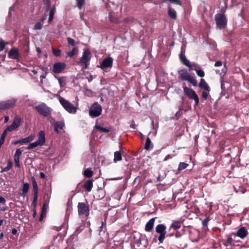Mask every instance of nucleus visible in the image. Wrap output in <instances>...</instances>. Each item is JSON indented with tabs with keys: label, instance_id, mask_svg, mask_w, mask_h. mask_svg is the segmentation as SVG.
Returning <instances> with one entry per match:
<instances>
[{
	"label": "nucleus",
	"instance_id": "1",
	"mask_svg": "<svg viewBox=\"0 0 249 249\" xmlns=\"http://www.w3.org/2000/svg\"><path fill=\"white\" fill-rule=\"evenodd\" d=\"M178 73L181 80L187 81L195 87L197 86V82L196 78L193 76H191L186 69H183L180 70L178 71Z\"/></svg>",
	"mask_w": 249,
	"mask_h": 249
},
{
	"label": "nucleus",
	"instance_id": "2",
	"mask_svg": "<svg viewBox=\"0 0 249 249\" xmlns=\"http://www.w3.org/2000/svg\"><path fill=\"white\" fill-rule=\"evenodd\" d=\"M91 57V56L90 51L88 49L85 50L79 62L81 66H83V69H87L88 68Z\"/></svg>",
	"mask_w": 249,
	"mask_h": 249
},
{
	"label": "nucleus",
	"instance_id": "3",
	"mask_svg": "<svg viewBox=\"0 0 249 249\" xmlns=\"http://www.w3.org/2000/svg\"><path fill=\"white\" fill-rule=\"evenodd\" d=\"M59 101L63 108L69 113L74 114L76 112V108L68 100H66L63 97H60Z\"/></svg>",
	"mask_w": 249,
	"mask_h": 249
},
{
	"label": "nucleus",
	"instance_id": "4",
	"mask_svg": "<svg viewBox=\"0 0 249 249\" xmlns=\"http://www.w3.org/2000/svg\"><path fill=\"white\" fill-rule=\"evenodd\" d=\"M216 27L219 29H224L227 25V19L225 15L217 14L214 17Z\"/></svg>",
	"mask_w": 249,
	"mask_h": 249
},
{
	"label": "nucleus",
	"instance_id": "5",
	"mask_svg": "<svg viewBox=\"0 0 249 249\" xmlns=\"http://www.w3.org/2000/svg\"><path fill=\"white\" fill-rule=\"evenodd\" d=\"M147 245V239L141 235L138 239L135 240L131 246L132 249H145Z\"/></svg>",
	"mask_w": 249,
	"mask_h": 249
},
{
	"label": "nucleus",
	"instance_id": "6",
	"mask_svg": "<svg viewBox=\"0 0 249 249\" xmlns=\"http://www.w3.org/2000/svg\"><path fill=\"white\" fill-rule=\"evenodd\" d=\"M183 91L185 94L191 100H194L195 103V106H197L199 104V98L196 92L192 89L186 86L183 87Z\"/></svg>",
	"mask_w": 249,
	"mask_h": 249
},
{
	"label": "nucleus",
	"instance_id": "7",
	"mask_svg": "<svg viewBox=\"0 0 249 249\" xmlns=\"http://www.w3.org/2000/svg\"><path fill=\"white\" fill-rule=\"evenodd\" d=\"M35 109L40 115L44 117H47L49 116L52 111V109L48 107L45 103H42L36 106Z\"/></svg>",
	"mask_w": 249,
	"mask_h": 249
},
{
	"label": "nucleus",
	"instance_id": "8",
	"mask_svg": "<svg viewBox=\"0 0 249 249\" xmlns=\"http://www.w3.org/2000/svg\"><path fill=\"white\" fill-rule=\"evenodd\" d=\"M102 111V106L97 102H95L91 105L89 110V114L91 117L95 118L100 116Z\"/></svg>",
	"mask_w": 249,
	"mask_h": 249
},
{
	"label": "nucleus",
	"instance_id": "9",
	"mask_svg": "<svg viewBox=\"0 0 249 249\" xmlns=\"http://www.w3.org/2000/svg\"><path fill=\"white\" fill-rule=\"evenodd\" d=\"M17 100L14 98L0 102V112L13 108L17 103Z\"/></svg>",
	"mask_w": 249,
	"mask_h": 249
},
{
	"label": "nucleus",
	"instance_id": "10",
	"mask_svg": "<svg viewBox=\"0 0 249 249\" xmlns=\"http://www.w3.org/2000/svg\"><path fill=\"white\" fill-rule=\"evenodd\" d=\"M166 226L162 224H158L155 228L156 232L160 234L158 237V240L160 243L161 244L163 242L166 234Z\"/></svg>",
	"mask_w": 249,
	"mask_h": 249
},
{
	"label": "nucleus",
	"instance_id": "11",
	"mask_svg": "<svg viewBox=\"0 0 249 249\" xmlns=\"http://www.w3.org/2000/svg\"><path fill=\"white\" fill-rule=\"evenodd\" d=\"M77 207L79 215L84 214L87 215L89 214V208L87 203L79 202Z\"/></svg>",
	"mask_w": 249,
	"mask_h": 249
},
{
	"label": "nucleus",
	"instance_id": "12",
	"mask_svg": "<svg viewBox=\"0 0 249 249\" xmlns=\"http://www.w3.org/2000/svg\"><path fill=\"white\" fill-rule=\"evenodd\" d=\"M66 64L64 62H56L53 65L52 71L55 73H61L66 68Z\"/></svg>",
	"mask_w": 249,
	"mask_h": 249
},
{
	"label": "nucleus",
	"instance_id": "13",
	"mask_svg": "<svg viewBox=\"0 0 249 249\" xmlns=\"http://www.w3.org/2000/svg\"><path fill=\"white\" fill-rule=\"evenodd\" d=\"M113 59L110 57L105 58L101 62L100 67L104 71L112 67Z\"/></svg>",
	"mask_w": 249,
	"mask_h": 249
},
{
	"label": "nucleus",
	"instance_id": "14",
	"mask_svg": "<svg viewBox=\"0 0 249 249\" xmlns=\"http://www.w3.org/2000/svg\"><path fill=\"white\" fill-rule=\"evenodd\" d=\"M21 119L20 117L17 116L14 119L12 124L7 127V130L9 132L13 131L16 129L20 124Z\"/></svg>",
	"mask_w": 249,
	"mask_h": 249
},
{
	"label": "nucleus",
	"instance_id": "15",
	"mask_svg": "<svg viewBox=\"0 0 249 249\" xmlns=\"http://www.w3.org/2000/svg\"><path fill=\"white\" fill-rule=\"evenodd\" d=\"M8 56L9 58L18 60L20 57V54L18 49L16 47L12 48L8 52Z\"/></svg>",
	"mask_w": 249,
	"mask_h": 249
},
{
	"label": "nucleus",
	"instance_id": "16",
	"mask_svg": "<svg viewBox=\"0 0 249 249\" xmlns=\"http://www.w3.org/2000/svg\"><path fill=\"white\" fill-rule=\"evenodd\" d=\"M34 140V137L32 135H30L27 137H26L23 139H21L20 140H18L17 141L13 142H12V144L13 145H17L18 144H27L31 142H32Z\"/></svg>",
	"mask_w": 249,
	"mask_h": 249
},
{
	"label": "nucleus",
	"instance_id": "17",
	"mask_svg": "<svg viewBox=\"0 0 249 249\" xmlns=\"http://www.w3.org/2000/svg\"><path fill=\"white\" fill-rule=\"evenodd\" d=\"M179 59H180V61L181 62V63L183 64H184V65L188 67L190 69V70H193V69L192 68L193 66L194 67L196 66V64H194L193 65H191L190 61L186 58V56L182 53H180L179 54Z\"/></svg>",
	"mask_w": 249,
	"mask_h": 249
},
{
	"label": "nucleus",
	"instance_id": "18",
	"mask_svg": "<svg viewBox=\"0 0 249 249\" xmlns=\"http://www.w3.org/2000/svg\"><path fill=\"white\" fill-rule=\"evenodd\" d=\"M156 217H153L148 220L145 226V231L147 232H151L154 227V223Z\"/></svg>",
	"mask_w": 249,
	"mask_h": 249
},
{
	"label": "nucleus",
	"instance_id": "19",
	"mask_svg": "<svg viewBox=\"0 0 249 249\" xmlns=\"http://www.w3.org/2000/svg\"><path fill=\"white\" fill-rule=\"evenodd\" d=\"M248 234V232L247 230L245 227H243L237 231L236 235L242 239H244L247 236Z\"/></svg>",
	"mask_w": 249,
	"mask_h": 249
},
{
	"label": "nucleus",
	"instance_id": "20",
	"mask_svg": "<svg viewBox=\"0 0 249 249\" xmlns=\"http://www.w3.org/2000/svg\"><path fill=\"white\" fill-rule=\"evenodd\" d=\"M39 145H43L45 142V133L44 131H39L38 135V139L36 141Z\"/></svg>",
	"mask_w": 249,
	"mask_h": 249
},
{
	"label": "nucleus",
	"instance_id": "21",
	"mask_svg": "<svg viewBox=\"0 0 249 249\" xmlns=\"http://www.w3.org/2000/svg\"><path fill=\"white\" fill-rule=\"evenodd\" d=\"M65 126V124L63 121L56 122L54 124V130L57 133H59V129L62 130Z\"/></svg>",
	"mask_w": 249,
	"mask_h": 249
},
{
	"label": "nucleus",
	"instance_id": "22",
	"mask_svg": "<svg viewBox=\"0 0 249 249\" xmlns=\"http://www.w3.org/2000/svg\"><path fill=\"white\" fill-rule=\"evenodd\" d=\"M168 15L169 17L172 19H176L177 18V12L170 5L168 6Z\"/></svg>",
	"mask_w": 249,
	"mask_h": 249
},
{
	"label": "nucleus",
	"instance_id": "23",
	"mask_svg": "<svg viewBox=\"0 0 249 249\" xmlns=\"http://www.w3.org/2000/svg\"><path fill=\"white\" fill-rule=\"evenodd\" d=\"M198 87L200 88L203 89L204 90H206L207 91H210L211 89L208 84L206 83L205 80L203 78H201L200 79V82L198 84Z\"/></svg>",
	"mask_w": 249,
	"mask_h": 249
},
{
	"label": "nucleus",
	"instance_id": "24",
	"mask_svg": "<svg viewBox=\"0 0 249 249\" xmlns=\"http://www.w3.org/2000/svg\"><path fill=\"white\" fill-rule=\"evenodd\" d=\"M93 187V180H86L83 185V188L88 192H90Z\"/></svg>",
	"mask_w": 249,
	"mask_h": 249
},
{
	"label": "nucleus",
	"instance_id": "25",
	"mask_svg": "<svg viewBox=\"0 0 249 249\" xmlns=\"http://www.w3.org/2000/svg\"><path fill=\"white\" fill-rule=\"evenodd\" d=\"M181 226V222L178 220H174L173 221L172 224H171L169 230H171V229H173L174 230H177L179 229Z\"/></svg>",
	"mask_w": 249,
	"mask_h": 249
},
{
	"label": "nucleus",
	"instance_id": "26",
	"mask_svg": "<svg viewBox=\"0 0 249 249\" xmlns=\"http://www.w3.org/2000/svg\"><path fill=\"white\" fill-rule=\"evenodd\" d=\"M56 11V8L55 6H52L49 11V16L48 18V23H51L53 19L54 15Z\"/></svg>",
	"mask_w": 249,
	"mask_h": 249
},
{
	"label": "nucleus",
	"instance_id": "27",
	"mask_svg": "<svg viewBox=\"0 0 249 249\" xmlns=\"http://www.w3.org/2000/svg\"><path fill=\"white\" fill-rule=\"evenodd\" d=\"M31 181H32V185H33V187L34 194H38L37 183L36 178L34 177H31Z\"/></svg>",
	"mask_w": 249,
	"mask_h": 249
},
{
	"label": "nucleus",
	"instance_id": "28",
	"mask_svg": "<svg viewBox=\"0 0 249 249\" xmlns=\"http://www.w3.org/2000/svg\"><path fill=\"white\" fill-rule=\"evenodd\" d=\"M153 147V145L151 142L150 138L147 137L146 139L145 143L144 145V149L146 150H149Z\"/></svg>",
	"mask_w": 249,
	"mask_h": 249
},
{
	"label": "nucleus",
	"instance_id": "29",
	"mask_svg": "<svg viewBox=\"0 0 249 249\" xmlns=\"http://www.w3.org/2000/svg\"><path fill=\"white\" fill-rule=\"evenodd\" d=\"M122 160V155L120 151H116L114 154L113 161L115 162L120 161Z\"/></svg>",
	"mask_w": 249,
	"mask_h": 249
},
{
	"label": "nucleus",
	"instance_id": "30",
	"mask_svg": "<svg viewBox=\"0 0 249 249\" xmlns=\"http://www.w3.org/2000/svg\"><path fill=\"white\" fill-rule=\"evenodd\" d=\"M223 245L225 247H228L229 246H234V244L233 243V239L231 236H227V240L225 242L223 243Z\"/></svg>",
	"mask_w": 249,
	"mask_h": 249
},
{
	"label": "nucleus",
	"instance_id": "31",
	"mask_svg": "<svg viewBox=\"0 0 249 249\" xmlns=\"http://www.w3.org/2000/svg\"><path fill=\"white\" fill-rule=\"evenodd\" d=\"M55 78H56L59 82V84L60 87H64L66 83V77H57L55 76Z\"/></svg>",
	"mask_w": 249,
	"mask_h": 249
},
{
	"label": "nucleus",
	"instance_id": "32",
	"mask_svg": "<svg viewBox=\"0 0 249 249\" xmlns=\"http://www.w3.org/2000/svg\"><path fill=\"white\" fill-rule=\"evenodd\" d=\"M29 184L28 183H24L22 187V194H21V196H25V195L27 194V193L28 192L29 189Z\"/></svg>",
	"mask_w": 249,
	"mask_h": 249
},
{
	"label": "nucleus",
	"instance_id": "33",
	"mask_svg": "<svg viewBox=\"0 0 249 249\" xmlns=\"http://www.w3.org/2000/svg\"><path fill=\"white\" fill-rule=\"evenodd\" d=\"M84 176L85 177L90 178L93 176V172L90 168H87L84 172Z\"/></svg>",
	"mask_w": 249,
	"mask_h": 249
},
{
	"label": "nucleus",
	"instance_id": "34",
	"mask_svg": "<svg viewBox=\"0 0 249 249\" xmlns=\"http://www.w3.org/2000/svg\"><path fill=\"white\" fill-rule=\"evenodd\" d=\"M78 52V49L76 47H74L72 50L67 53V56L72 57L73 56L75 55Z\"/></svg>",
	"mask_w": 249,
	"mask_h": 249
},
{
	"label": "nucleus",
	"instance_id": "35",
	"mask_svg": "<svg viewBox=\"0 0 249 249\" xmlns=\"http://www.w3.org/2000/svg\"><path fill=\"white\" fill-rule=\"evenodd\" d=\"M76 5L79 10H81L85 4V0H76Z\"/></svg>",
	"mask_w": 249,
	"mask_h": 249
},
{
	"label": "nucleus",
	"instance_id": "36",
	"mask_svg": "<svg viewBox=\"0 0 249 249\" xmlns=\"http://www.w3.org/2000/svg\"><path fill=\"white\" fill-rule=\"evenodd\" d=\"M188 166V164L185 162H180L178 165V170L180 171L186 168Z\"/></svg>",
	"mask_w": 249,
	"mask_h": 249
},
{
	"label": "nucleus",
	"instance_id": "37",
	"mask_svg": "<svg viewBox=\"0 0 249 249\" xmlns=\"http://www.w3.org/2000/svg\"><path fill=\"white\" fill-rule=\"evenodd\" d=\"M95 127L98 130L103 132H108L109 131V129L107 128H105L100 125H96Z\"/></svg>",
	"mask_w": 249,
	"mask_h": 249
},
{
	"label": "nucleus",
	"instance_id": "38",
	"mask_svg": "<svg viewBox=\"0 0 249 249\" xmlns=\"http://www.w3.org/2000/svg\"><path fill=\"white\" fill-rule=\"evenodd\" d=\"M23 152V150L22 148H18L17 149L16 151V152L14 154V158H20V156L21 155L22 153Z\"/></svg>",
	"mask_w": 249,
	"mask_h": 249
},
{
	"label": "nucleus",
	"instance_id": "39",
	"mask_svg": "<svg viewBox=\"0 0 249 249\" xmlns=\"http://www.w3.org/2000/svg\"><path fill=\"white\" fill-rule=\"evenodd\" d=\"M12 166H13L12 162L9 160L7 163V166L2 169V172L8 171L12 168Z\"/></svg>",
	"mask_w": 249,
	"mask_h": 249
},
{
	"label": "nucleus",
	"instance_id": "40",
	"mask_svg": "<svg viewBox=\"0 0 249 249\" xmlns=\"http://www.w3.org/2000/svg\"><path fill=\"white\" fill-rule=\"evenodd\" d=\"M195 70L198 76L203 77L205 76L204 71L202 69H195Z\"/></svg>",
	"mask_w": 249,
	"mask_h": 249
},
{
	"label": "nucleus",
	"instance_id": "41",
	"mask_svg": "<svg viewBox=\"0 0 249 249\" xmlns=\"http://www.w3.org/2000/svg\"><path fill=\"white\" fill-rule=\"evenodd\" d=\"M52 51L53 54L55 56H59L61 55V50L60 49H55L54 48H52Z\"/></svg>",
	"mask_w": 249,
	"mask_h": 249
},
{
	"label": "nucleus",
	"instance_id": "42",
	"mask_svg": "<svg viewBox=\"0 0 249 249\" xmlns=\"http://www.w3.org/2000/svg\"><path fill=\"white\" fill-rule=\"evenodd\" d=\"M38 145H39V144L36 141V142H34L30 143L28 145V146H27V149H28V150L31 149H33V148H34L35 147H36Z\"/></svg>",
	"mask_w": 249,
	"mask_h": 249
},
{
	"label": "nucleus",
	"instance_id": "43",
	"mask_svg": "<svg viewBox=\"0 0 249 249\" xmlns=\"http://www.w3.org/2000/svg\"><path fill=\"white\" fill-rule=\"evenodd\" d=\"M38 198V194H34L33 200L32 201V205L34 206V209L36 208V202Z\"/></svg>",
	"mask_w": 249,
	"mask_h": 249
},
{
	"label": "nucleus",
	"instance_id": "44",
	"mask_svg": "<svg viewBox=\"0 0 249 249\" xmlns=\"http://www.w3.org/2000/svg\"><path fill=\"white\" fill-rule=\"evenodd\" d=\"M43 26V24L41 23V22H38L36 23L34 26V29L35 30H40Z\"/></svg>",
	"mask_w": 249,
	"mask_h": 249
},
{
	"label": "nucleus",
	"instance_id": "45",
	"mask_svg": "<svg viewBox=\"0 0 249 249\" xmlns=\"http://www.w3.org/2000/svg\"><path fill=\"white\" fill-rule=\"evenodd\" d=\"M44 4L46 6V11H47L50 8L51 6V0H43Z\"/></svg>",
	"mask_w": 249,
	"mask_h": 249
},
{
	"label": "nucleus",
	"instance_id": "46",
	"mask_svg": "<svg viewBox=\"0 0 249 249\" xmlns=\"http://www.w3.org/2000/svg\"><path fill=\"white\" fill-rule=\"evenodd\" d=\"M210 219L209 217H206L202 222V225L203 227H207L209 221Z\"/></svg>",
	"mask_w": 249,
	"mask_h": 249
},
{
	"label": "nucleus",
	"instance_id": "47",
	"mask_svg": "<svg viewBox=\"0 0 249 249\" xmlns=\"http://www.w3.org/2000/svg\"><path fill=\"white\" fill-rule=\"evenodd\" d=\"M67 39L69 45H71L72 46H74L75 45V41L71 37H67Z\"/></svg>",
	"mask_w": 249,
	"mask_h": 249
},
{
	"label": "nucleus",
	"instance_id": "48",
	"mask_svg": "<svg viewBox=\"0 0 249 249\" xmlns=\"http://www.w3.org/2000/svg\"><path fill=\"white\" fill-rule=\"evenodd\" d=\"M210 91H207L206 90H204L203 91H202V98L204 99V100H206L208 97V96H209V92Z\"/></svg>",
	"mask_w": 249,
	"mask_h": 249
},
{
	"label": "nucleus",
	"instance_id": "49",
	"mask_svg": "<svg viewBox=\"0 0 249 249\" xmlns=\"http://www.w3.org/2000/svg\"><path fill=\"white\" fill-rule=\"evenodd\" d=\"M6 46L5 42L1 39L0 41V51H3Z\"/></svg>",
	"mask_w": 249,
	"mask_h": 249
},
{
	"label": "nucleus",
	"instance_id": "50",
	"mask_svg": "<svg viewBox=\"0 0 249 249\" xmlns=\"http://www.w3.org/2000/svg\"><path fill=\"white\" fill-rule=\"evenodd\" d=\"M169 1L172 3L178 5L179 6H181L182 4L181 1L180 0H168Z\"/></svg>",
	"mask_w": 249,
	"mask_h": 249
},
{
	"label": "nucleus",
	"instance_id": "51",
	"mask_svg": "<svg viewBox=\"0 0 249 249\" xmlns=\"http://www.w3.org/2000/svg\"><path fill=\"white\" fill-rule=\"evenodd\" d=\"M14 159L16 166L18 167H20V162H19V159L14 158Z\"/></svg>",
	"mask_w": 249,
	"mask_h": 249
},
{
	"label": "nucleus",
	"instance_id": "52",
	"mask_svg": "<svg viewBox=\"0 0 249 249\" xmlns=\"http://www.w3.org/2000/svg\"><path fill=\"white\" fill-rule=\"evenodd\" d=\"M8 131H9V130H7V128H6L2 132V133L0 136V138L5 139Z\"/></svg>",
	"mask_w": 249,
	"mask_h": 249
},
{
	"label": "nucleus",
	"instance_id": "53",
	"mask_svg": "<svg viewBox=\"0 0 249 249\" xmlns=\"http://www.w3.org/2000/svg\"><path fill=\"white\" fill-rule=\"evenodd\" d=\"M44 206H45V204L43 205V206L42 207V208L41 213V214H40V217H39V221H41L42 220V219L43 218V217H44V214H43V210H44Z\"/></svg>",
	"mask_w": 249,
	"mask_h": 249
},
{
	"label": "nucleus",
	"instance_id": "54",
	"mask_svg": "<svg viewBox=\"0 0 249 249\" xmlns=\"http://www.w3.org/2000/svg\"><path fill=\"white\" fill-rule=\"evenodd\" d=\"M222 65V62L221 61H218L216 62L214 64L215 67H220Z\"/></svg>",
	"mask_w": 249,
	"mask_h": 249
},
{
	"label": "nucleus",
	"instance_id": "55",
	"mask_svg": "<svg viewBox=\"0 0 249 249\" xmlns=\"http://www.w3.org/2000/svg\"><path fill=\"white\" fill-rule=\"evenodd\" d=\"M6 202V200L4 197L2 196H0V203H1L2 204H4Z\"/></svg>",
	"mask_w": 249,
	"mask_h": 249
},
{
	"label": "nucleus",
	"instance_id": "56",
	"mask_svg": "<svg viewBox=\"0 0 249 249\" xmlns=\"http://www.w3.org/2000/svg\"><path fill=\"white\" fill-rule=\"evenodd\" d=\"M40 68H41V69L42 70V71H44L46 73H48V69L47 67H41Z\"/></svg>",
	"mask_w": 249,
	"mask_h": 249
},
{
	"label": "nucleus",
	"instance_id": "57",
	"mask_svg": "<svg viewBox=\"0 0 249 249\" xmlns=\"http://www.w3.org/2000/svg\"><path fill=\"white\" fill-rule=\"evenodd\" d=\"M226 9H227L226 7H225V8H222L220 9V13L219 14H222L223 15H225L224 13L226 12Z\"/></svg>",
	"mask_w": 249,
	"mask_h": 249
},
{
	"label": "nucleus",
	"instance_id": "58",
	"mask_svg": "<svg viewBox=\"0 0 249 249\" xmlns=\"http://www.w3.org/2000/svg\"><path fill=\"white\" fill-rule=\"evenodd\" d=\"M171 158H172V156L171 155L168 154L165 157V158L163 160V161H166Z\"/></svg>",
	"mask_w": 249,
	"mask_h": 249
},
{
	"label": "nucleus",
	"instance_id": "59",
	"mask_svg": "<svg viewBox=\"0 0 249 249\" xmlns=\"http://www.w3.org/2000/svg\"><path fill=\"white\" fill-rule=\"evenodd\" d=\"M130 127L131 128H133L134 129H136V125L135 124V123L133 121H132V123L131 124H130Z\"/></svg>",
	"mask_w": 249,
	"mask_h": 249
},
{
	"label": "nucleus",
	"instance_id": "60",
	"mask_svg": "<svg viewBox=\"0 0 249 249\" xmlns=\"http://www.w3.org/2000/svg\"><path fill=\"white\" fill-rule=\"evenodd\" d=\"M175 235L176 238H179L181 236V234L180 233V232L179 231H177L175 233Z\"/></svg>",
	"mask_w": 249,
	"mask_h": 249
},
{
	"label": "nucleus",
	"instance_id": "61",
	"mask_svg": "<svg viewBox=\"0 0 249 249\" xmlns=\"http://www.w3.org/2000/svg\"><path fill=\"white\" fill-rule=\"evenodd\" d=\"M100 231H103L104 232L106 230V228L105 226H104L103 225H102L100 227Z\"/></svg>",
	"mask_w": 249,
	"mask_h": 249
},
{
	"label": "nucleus",
	"instance_id": "62",
	"mask_svg": "<svg viewBox=\"0 0 249 249\" xmlns=\"http://www.w3.org/2000/svg\"><path fill=\"white\" fill-rule=\"evenodd\" d=\"M47 74V73H45L44 74H42L41 75H40V78L41 79V82H42V79H44L46 78V75Z\"/></svg>",
	"mask_w": 249,
	"mask_h": 249
},
{
	"label": "nucleus",
	"instance_id": "63",
	"mask_svg": "<svg viewBox=\"0 0 249 249\" xmlns=\"http://www.w3.org/2000/svg\"><path fill=\"white\" fill-rule=\"evenodd\" d=\"M9 120V116H5L4 117V123H7L8 122Z\"/></svg>",
	"mask_w": 249,
	"mask_h": 249
},
{
	"label": "nucleus",
	"instance_id": "64",
	"mask_svg": "<svg viewBox=\"0 0 249 249\" xmlns=\"http://www.w3.org/2000/svg\"><path fill=\"white\" fill-rule=\"evenodd\" d=\"M39 175H40V178H46V176H45V174L43 172H40L39 173Z\"/></svg>",
	"mask_w": 249,
	"mask_h": 249
}]
</instances>
